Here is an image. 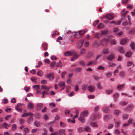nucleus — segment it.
<instances>
[{
    "label": "nucleus",
    "mask_w": 135,
    "mask_h": 135,
    "mask_svg": "<svg viewBox=\"0 0 135 135\" xmlns=\"http://www.w3.org/2000/svg\"><path fill=\"white\" fill-rule=\"evenodd\" d=\"M45 76L47 77L50 80H52L54 77L53 73H49L45 75Z\"/></svg>",
    "instance_id": "1"
},
{
    "label": "nucleus",
    "mask_w": 135,
    "mask_h": 135,
    "mask_svg": "<svg viewBox=\"0 0 135 135\" xmlns=\"http://www.w3.org/2000/svg\"><path fill=\"white\" fill-rule=\"evenodd\" d=\"M84 40H81L79 41L77 44V47L78 48H81L83 46Z\"/></svg>",
    "instance_id": "2"
},
{
    "label": "nucleus",
    "mask_w": 135,
    "mask_h": 135,
    "mask_svg": "<svg viewBox=\"0 0 135 135\" xmlns=\"http://www.w3.org/2000/svg\"><path fill=\"white\" fill-rule=\"evenodd\" d=\"M108 39L104 38L102 39L101 41V44L103 46H105L107 45L108 42Z\"/></svg>",
    "instance_id": "3"
},
{
    "label": "nucleus",
    "mask_w": 135,
    "mask_h": 135,
    "mask_svg": "<svg viewBox=\"0 0 135 135\" xmlns=\"http://www.w3.org/2000/svg\"><path fill=\"white\" fill-rule=\"evenodd\" d=\"M88 89L90 92H93L95 90V87L94 86L90 85L88 86Z\"/></svg>",
    "instance_id": "4"
},
{
    "label": "nucleus",
    "mask_w": 135,
    "mask_h": 135,
    "mask_svg": "<svg viewBox=\"0 0 135 135\" xmlns=\"http://www.w3.org/2000/svg\"><path fill=\"white\" fill-rule=\"evenodd\" d=\"M33 115H31L27 119V122L29 124L32 123L33 120Z\"/></svg>",
    "instance_id": "5"
},
{
    "label": "nucleus",
    "mask_w": 135,
    "mask_h": 135,
    "mask_svg": "<svg viewBox=\"0 0 135 135\" xmlns=\"http://www.w3.org/2000/svg\"><path fill=\"white\" fill-rule=\"evenodd\" d=\"M88 114V111L87 110H85L82 112L80 115V116L84 117L86 116Z\"/></svg>",
    "instance_id": "6"
},
{
    "label": "nucleus",
    "mask_w": 135,
    "mask_h": 135,
    "mask_svg": "<svg viewBox=\"0 0 135 135\" xmlns=\"http://www.w3.org/2000/svg\"><path fill=\"white\" fill-rule=\"evenodd\" d=\"M22 104L20 103H19L17 104L16 106L15 107V109L18 112L22 111V109H21L20 108V107H21Z\"/></svg>",
    "instance_id": "7"
},
{
    "label": "nucleus",
    "mask_w": 135,
    "mask_h": 135,
    "mask_svg": "<svg viewBox=\"0 0 135 135\" xmlns=\"http://www.w3.org/2000/svg\"><path fill=\"white\" fill-rule=\"evenodd\" d=\"M115 57V55L113 54H111L106 57V59L109 60L111 61L113 60Z\"/></svg>",
    "instance_id": "8"
},
{
    "label": "nucleus",
    "mask_w": 135,
    "mask_h": 135,
    "mask_svg": "<svg viewBox=\"0 0 135 135\" xmlns=\"http://www.w3.org/2000/svg\"><path fill=\"white\" fill-rule=\"evenodd\" d=\"M109 49L107 47L104 48L102 51V52L104 54H107L109 53Z\"/></svg>",
    "instance_id": "9"
},
{
    "label": "nucleus",
    "mask_w": 135,
    "mask_h": 135,
    "mask_svg": "<svg viewBox=\"0 0 135 135\" xmlns=\"http://www.w3.org/2000/svg\"><path fill=\"white\" fill-rule=\"evenodd\" d=\"M105 18L109 20L113 19V16L110 14H107L105 16Z\"/></svg>",
    "instance_id": "10"
},
{
    "label": "nucleus",
    "mask_w": 135,
    "mask_h": 135,
    "mask_svg": "<svg viewBox=\"0 0 135 135\" xmlns=\"http://www.w3.org/2000/svg\"><path fill=\"white\" fill-rule=\"evenodd\" d=\"M43 107V104L42 103H38L36 105V109L39 110L41 109Z\"/></svg>",
    "instance_id": "11"
},
{
    "label": "nucleus",
    "mask_w": 135,
    "mask_h": 135,
    "mask_svg": "<svg viewBox=\"0 0 135 135\" xmlns=\"http://www.w3.org/2000/svg\"><path fill=\"white\" fill-rule=\"evenodd\" d=\"M86 51V49H85L82 48L80 49L79 52L80 55H84L85 54Z\"/></svg>",
    "instance_id": "12"
},
{
    "label": "nucleus",
    "mask_w": 135,
    "mask_h": 135,
    "mask_svg": "<svg viewBox=\"0 0 135 135\" xmlns=\"http://www.w3.org/2000/svg\"><path fill=\"white\" fill-rule=\"evenodd\" d=\"M33 114L32 113L29 112L27 113H23L22 115L23 117H25L28 116H30L31 115H33Z\"/></svg>",
    "instance_id": "13"
},
{
    "label": "nucleus",
    "mask_w": 135,
    "mask_h": 135,
    "mask_svg": "<svg viewBox=\"0 0 135 135\" xmlns=\"http://www.w3.org/2000/svg\"><path fill=\"white\" fill-rule=\"evenodd\" d=\"M42 49L45 51H46L48 48V45L47 44L45 43H44L42 44Z\"/></svg>",
    "instance_id": "14"
},
{
    "label": "nucleus",
    "mask_w": 135,
    "mask_h": 135,
    "mask_svg": "<svg viewBox=\"0 0 135 135\" xmlns=\"http://www.w3.org/2000/svg\"><path fill=\"white\" fill-rule=\"evenodd\" d=\"M34 105L33 103L29 102L27 105V108L29 109H33L34 108Z\"/></svg>",
    "instance_id": "15"
},
{
    "label": "nucleus",
    "mask_w": 135,
    "mask_h": 135,
    "mask_svg": "<svg viewBox=\"0 0 135 135\" xmlns=\"http://www.w3.org/2000/svg\"><path fill=\"white\" fill-rule=\"evenodd\" d=\"M79 56V55H78L76 54H75L74 55L73 57L71 59V61H74Z\"/></svg>",
    "instance_id": "16"
},
{
    "label": "nucleus",
    "mask_w": 135,
    "mask_h": 135,
    "mask_svg": "<svg viewBox=\"0 0 135 135\" xmlns=\"http://www.w3.org/2000/svg\"><path fill=\"white\" fill-rule=\"evenodd\" d=\"M49 93V89H46L45 91H43L42 92V98H43L44 97L45 95H47Z\"/></svg>",
    "instance_id": "17"
},
{
    "label": "nucleus",
    "mask_w": 135,
    "mask_h": 135,
    "mask_svg": "<svg viewBox=\"0 0 135 135\" xmlns=\"http://www.w3.org/2000/svg\"><path fill=\"white\" fill-rule=\"evenodd\" d=\"M91 126L94 128H97L98 127V125L97 122H92L90 123Z\"/></svg>",
    "instance_id": "18"
},
{
    "label": "nucleus",
    "mask_w": 135,
    "mask_h": 135,
    "mask_svg": "<svg viewBox=\"0 0 135 135\" xmlns=\"http://www.w3.org/2000/svg\"><path fill=\"white\" fill-rule=\"evenodd\" d=\"M118 51L121 53H124L125 52V50L124 48L122 47H119L118 48Z\"/></svg>",
    "instance_id": "19"
},
{
    "label": "nucleus",
    "mask_w": 135,
    "mask_h": 135,
    "mask_svg": "<svg viewBox=\"0 0 135 135\" xmlns=\"http://www.w3.org/2000/svg\"><path fill=\"white\" fill-rule=\"evenodd\" d=\"M133 105L132 104L128 105L126 109V110L127 111H129L131 110L133 108Z\"/></svg>",
    "instance_id": "20"
},
{
    "label": "nucleus",
    "mask_w": 135,
    "mask_h": 135,
    "mask_svg": "<svg viewBox=\"0 0 135 135\" xmlns=\"http://www.w3.org/2000/svg\"><path fill=\"white\" fill-rule=\"evenodd\" d=\"M97 62L96 61H93L91 62H89L88 64H87V65L88 66H89L92 65H95L97 64Z\"/></svg>",
    "instance_id": "21"
},
{
    "label": "nucleus",
    "mask_w": 135,
    "mask_h": 135,
    "mask_svg": "<svg viewBox=\"0 0 135 135\" xmlns=\"http://www.w3.org/2000/svg\"><path fill=\"white\" fill-rule=\"evenodd\" d=\"M128 40L126 39H122L120 42L121 44L123 45L126 44L128 41Z\"/></svg>",
    "instance_id": "22"
},
{
    "label": "nucleus",
    "mask_w": 135,
    "mask_h": 135,
    "mask_svg": "<svg viewBox=\"0 0 135 135\" xmlns=\"http://www.w3.org/2000/svg\"><path fill=\"white\" fill-rule=\"evenodd\" d=\"M84 131V128L83 127H80L77 128V131L79 132H82Z\"/></svg>",
    "instance_id": "23"
},
{
    "label": "nucleus",
    "mask_w": 135,
    "mask_h": 135,
    "mask_svg": "<svg viewBox=\"0 0 135 135\" xmlns=\"http://www.w3.org/2000/svg\"><path fill=\"white\" fill-rule=\"evenodd\" d=\"M60 135H65V131L64 129H60L59 131Z\"/></svg>",
    "instance_id": "24"
},
{
    "label": "nucleus",
    "mask_w": 135,
    "mask_h": 135,
    "mask_svg": "<svg viewBox=\"0 0 135 135\" xmlns=\"http://www.w3.org/2000/svg\"><path fill=\"white\" fill-rule=\"evenodd\" d=\"M72 54V52H70L68 51L64 53V55L66 56H68L71 55Z\"/></svg>",
    "instance_id": "25"
},
{
    "label": "nucleus",
    "mask_w": 135,
    "mask_h": 135,
    "mask_svg": "<svg viewBox=\"0 0 135 135\" xmlns=\"http://www.w3.org/2000/svg\"><path fill=\"white\" fill-rule=\"evenodd\" d=\"M87 30L85 29L81 31H80L79 32V34L80 35H82L84 34L87 31Z\"/></svg>",
    "instance_id": "26"
},
{
    "label": "nucleus",
    "mask_w": 135,
    "mask_h": 135,
    "mask_svg": "<svg viewBox=\"0 0 135 135\" xmlns=\"http://www.w3.org/2000/svg\"><path fill=\"white\" fill-rule=\"evenodd\" d=\"M124 87V84H123L121 85H119L117 86V89L118 90H122L123 88Z\"/></svg>",
    "instance_id": "27"
},
{
    "label": "nucleus",
    "mask_w": 135,
    "mask_h": 135,
    "mask_svg": "<svg viewBox=\"0 0 135 135\" xmlns=\"http://www.w3.org/2000/svg\"><path fill=\"white\" fill-rule=\"evenodd\" d=\"M88 85L86 84H84L82 86V90L83 91H85L88 89Z\"/></svg>",
    "instance_id": "28"
},
{
    "label": "nucleus",
    "mask_w": 135,
    "mask_h": 135,
    "mask_svg": "<svg viewBox=\"0 0 135 135\" xmlns=\"http://www.w3.org/2000/svg\"><path fill=\"white\" fill-rule=\"evenodd\" d=\"M95 38L99 39L102 37V35L100 33H97L95 34Z\"/></svg>",
    "instance_id": "29"
},
{
    "label": "nucleus",
    "mask_w": 135,
    "mask_h": 135,
    "mask_svg": "<svg viewBox=\"0 0 135 135\" xmlns=\"http://www.w3.org/2000/svg\"><path fill=\"white\" fill-rule=\"evenodd\" d=\"M58 85L59 87H62L65 86V83L63 81H61L58 84Z\"/></svg>",
    "instance_id": "30"
},
{
    "label": "nucleus",
    "mask_w": 135,
    "mask_h": 135,
    "mask_svg": "<svg viewBox=\"0 0 135 135\" xmlns=\"http://www.w3.org/2000/svg\"><path fill=\"white\" fill-rule=\"evenodd\" d=\"M119 75L122 78H124L125 76V73L123 71L120 72Z\"/></svg>",
    "instance_id": "31"
},
{
    "label": "nucleus",
    "mask_w": 135,
    "mask_h": 135,
    "mask_svg": "<svg viewBox=\"0 0 135 135\" xmlns=\"http://www.w3.org/2000/svg\"><path fill=\"white\" fill-rule=\"evenodd\" d=\"M119 97V94L118 93H116L114 94L113 97H114V100L115 101H116V99L118 98Z\"/></svg>",
    "instance_id": "32"
},
{
    "label": "nucleus",
    "mask_w": 135,
    "mask_h": 135,
    "mask_svg": "<svg viewBox=\"0 0 135 135\" xmlns=\"http://www.w3.org/2000/svg\"><path fill=\"white\" fill-rule=\"evenodd\" d=\"M110 43L111 45H115L116 44L117 41L114 39H112L110 41Z\"/></svg>",
    "instance_id": "33"
},
{
    "label": "nucleus",
    "mask_w": 135,
    "mask_h": 135,
    "mask_svg": "<svg viewBox=\"0 0 135 135\" xmlns=\"http://www.w3.org/2000/svg\"><path fill=\"white\" fill-rule=\"evenodd\" d=\"M120 113V111L118 110H115L114 112V114L117 116H118Z\"/></svg>",
    "instance_id": "34"
},
{
    "label": "nucleus",
    "mask_w": 135,
    "mask_h": 135,
    "mask_svg": "<svg viewBox=\"0 0 135 135\" xmlns=\"http://www.w3.org/2000/svg\"><path fill=\"white\" fill-rule=\"evenodd\" d=\"M56 66L57 67H62L63 66L62 63L60 61H59V62H57L56 64Z\"/></svg>",
    "instance_id": "35"
},
{
    "label": "nucleus",
    "mask_w": 135,
    "mask_h": 135,
    "mask_svg": "<svg viewBox=\"0 0 135 135\" xmlns=\"http://www.w3.org/2000/svg\"><path fill=\"white\" fill-rule=\"evenodd\" d=\"M83 117L80 116L78 119L79 120L81 121L82 123H84L85 122V119Z\"/></svg>",
    "instance_id": "36"
},
{
    "label": "nucleus",
    "mask_w": 135,
    "mask_h": 135,
    "mask_svg": "<svg viewBox=\"0 0 135 135\" xmlns=\"http://www.w3.org/2000/svg\"><path fill=\"white\" fill-rule=\"evenodd\" d=\"M84 130L85 131L87 132H89L91 130V128L87 126H85Z\"/></svg>",
    "instance_id": "37"
},
{
    "label": "nucleus",
    "mask_w": 135,
    "mask_h": 135,
    "mask_svg": "<svg viewBox=\"0 0 135 135\" xmlns=\"http://www.w3.org/2000/svg\"><path fill=\"white\" fill-rule=\"evenodd\" d=\"M108 32V31L107 30H103L101 31V35H106Z\"/></svg>",
    "instance_id": "38"
},
{
    "label": "nucleus",
    "mask_w": 135,
    "mask_h": 135,
    "mask_svg": "<svg viewBox=\"0 0 135 135\" xmlns=\"http://www.w3.org/2000/svg\"><path fill=\"white\" fill-rule=\"evenodd\" d=\"M37 75L39 76H41L43 74V72L41 70L38 71L37 73Z\"/></svg>",
    "instance_id": "39"
},
{
    "label": "nucleus",
    "mask_w": 135,
    "mask_h": 135,
    "mask_svg": "<svg viewBox=\"0 0 135 135\" xmlns=\"http://www.w3.org/2000/svg\"><path fill=\"white\" fill-rule=\"evenodd\" d=\"M97 27L99 29L102 28L104 27V24L102 23H100L97 26Z\"/></svg>",
    "instance_id": "40"
},
{
    "label": "nucleus",
    "mask_w": 135,
    "mask_h": 135,
    "mask_svg": "<svg viewBox=\"0 0 135 135\" xmlns=\"http://www.w3.org/2000/svg\"><path fill=\"white\" fill-rule=\"evenodd\" d=\"M11 126V125L10 124H8L6 123H5L3 124V126L4 127V128H7V127H9Z\"/></svg>",
    "instance_id": "41"
},
{
    "label": "nucleus",
    "mask_w": 135,
    "mask_h": 135,
    "mask_svg": "<svg viewBox=\"0 0 135 135\" xmlns=\"http://www.w3.org/2000/svg\"><path fill=\"white\" fill-rule=\"evenodd\" d=\"M103 111L105 112H108L109 111L108 108L107 107H103Z\"/></svg>",
    "instance_id": "42"
},
{
    "label": "nucleus",
    "mask_w": 135,
    "mask_h": 135,
    "mask_svg": "<svg viewBox=\"0 0 135 135\" xmlns=\"http://www.w3.org/2000/svg\"><path fill=\"white\" fill-rule=\"evenodd\" d=\"M130 46L133 50L135 49V44L133 42L131 43L130 45Z\"/></svg>",
    "instance_id": "43"
},
{
    "label": "nucleus",
    "mask_w": 135,
    "mask_h": 135,
    "mask_svg": "<svg viewBox=\"0 0 135 135\" xmlns=\"http://www.w3.org/2000/svg\"><path fill=\"white\" fill-rule=\"evenodd\" d=\"M113 91V89L109 90H107L106 91V93L107 94H110L112 93Z\"/></svg>",
    "instance_id": "44"
},
{
    "label": "nucleus",
    "mask_w": 135,
    "mask_h": 135,
    "mask_svg": "<svg viewBox=\"0 0 135 135\" xmlns=\"http://www.w3.org/2000/svg\"><path fill=\"white\" fill-rule=\"evenodd\" d=\"M34 124L35 126L37 127H39L40 125L39 122L37 121H36L34 122Z\"/></svg>",
    "instance_id": "45"
},
{
    "label": "nucleus",
    "mask_w": 135,
    "mask_h": 135,
    "mask_svg": "<svg viewBox=\"0 0 135 135\" xmlns=\"http://www.w3.org/2000/svg\"><path fill=\"white\" fill-rule=\"evenodd\" d=\"M71 78H68L67 79V83L68 84H70L72 81Z\"/></svg>",
    "instance_id": "46"
},
{
    "label": "nucleus",
    "mask_w": 135,
    "mask_h": 135,
    "mask_svg": "<svg viewBox=\"0 0 135 135\" xmlns=\"http://www.w3.org/2000/svg\"><path fill=\"white\" fill-rule=\"evenodd\" d=\"M82 68H76L74 70V71L76 72H80L82 70Z\"/></svg>",
    "instance_id": "47"
},
{
    "label": "nucleus",
    "mask_w": 135,
    "mask_h": 135,
    "mask_svg": "<svg viewBox=\"0 0 135 135\" xmlns=\"http://www.w3.org/2000/svg\"><path fill=\"white\" fill-rule=\"evenodd\" d=\"M56 64V62L55 61L52 62L50 65V66L51 68L54 67Z\"/></svg>",
    "instance_id": "48"
},
{
    "label": "nucleus",
    "mask_w": 135,
    "mask_h": 135,
    "mask_svg": "<svg viewBox=\"0 0 135 135\" xmlns=\"http://www.w3.org/2000/svg\"><path fill=\"white\" fill-rule=\"evenodd\" d=\"M129 33L131 34H135V29L131 30L129 31Z\"/></svg>",
    "instance_id": "49"
},
{
    "label": "nucleus",
    "mask_w": 135,
    "mask_h": 135,
    "mask_svg": "<svg viewBox=\"0 0 135 135\" xmlns=\"http://www.w3.org/2000/svg\"><path fill=\"white\" fill-rule=\"evenodd\" d=\"M114 133L115 134L118 135L120 134V132L118 129H116L115 130Z\"/></svg>",
    "instance_id": "50"
},
{
    "label": "nucleus",
    "mask_w": 135,
    "mask_h": 135,
    "mask_svg": "<svg viewBox=\"0 0 135 135\" xmlns=\"http://www.w3.org/2000/svg\"><path fill=\"white\" fill-rule=\"evenodd\" d=\"M125 55L128 57H130L131 56V53L130 52H128L125 54Z\"/></svg>",
    "instance_id": "51"
},
{
    "label": "nucleus",
    "mask_w": 135,
    "mask_h": 135,
    "mask_svg": "<svg viewBox=\"0 0 135 135\" xmlns=\"http://www.w3.org/2000/svg\"><path fill=\"white\" fill-rule=\"evenodd\" d=\"M112 73L110 72L107 73H106V76L107 77L110 78L112 75Z\"/></svg>",
    "instance_id": "52"
},
{
    "label": "nucleus",
    "mask_w": 135,
    "mask_h": 135,
    "mask_svg": "<svg viewBox=\"0 0 135 135\" xmlns=\"http://www.w3.org/2000/svg\"><path fill=\"white\" fill-rule=\"evenodd\" d=\"M79 64L81 66H84L85 65V62L83 61H81L79 62Z\"/></svg>",
    "instance_id": "53"
},
{
    "label": "nucleus",
    "mask_w": 135,
    "mask_h": 135,
    "mask_svg": "<svg viewBox=\"0 0 135 135\" xmlns=\"http://www.w3.org/2000/svg\"><path fill=\"white\" fill-rule=\"evenodd\" d=\"M98 41L97 40L95 41L93 43V46H98Z\"/></svg>",
    "instance_id": "54"
},
{
    "label": "nucleus",
    "mask_w": 135,
    "mask_h": 135,
    "mask_svg": "<svg viewBox=\"0 0 135 135\" xmlns=\"http://www.w3.org/2000/svg\"><path fill=\"white\" fill-rule=\"evenodd\" d=\"M128 103L126 102H123L120 103V105L122 106H124L127 105Z\"/></svg>",
    "instance_id": "55"
},
{
    "label": "nucleus",
    "mask_w": 135,
    "mask_h": 135,
    "mask_svg": "<svg viewBox=\"0 0 135 135\" xmlns=\"http://www.w3.org/2000/svg\"><path fill=\"white\" fill-rule=\"evenodd\" d=\"M16 128L17 126L15 124H13L12 125V129L13 130H15L16 129Z\"/></svg>",
    "instance_id": "56"
},
{
    "label": "nucleus",
    "mask_w": 135,
    "mask_h": 135,
    "mask_svg": "<svg viewBox=\"0 0 135 135\" xmlns=\"http://www.w3.org/2000/svg\"><path fill=\"white\" fill-rule=\"evenodd\" d=\"M19 120L20 124H22L24 123V120L22 118H21L19 119Z\"/></svg>",
    "instance_id": "57"
},
{
    "label": "nucleus",
    "mask_w": 135,
    "mask_h": 135,
    "mask_svg": "<svg viewBox=\"0 0 135 135\" xmlns=\"http://www.w3.org/2000/svg\"><path fill=\"white\" fill-rule=\"evenodd\" d=\"M29 132L28 129V128H25L24 129V132L25 133H27Z\"/></svg>",
    "instance_id": "58"
},
{
    "label": "nucleus",
    "mask_w": 135,
    "mask_h": 135,
    "mask_svg": "<svg viewBox=\"0 0 135 135\" xmlns=\"http://www.w3.org/2000/svg\"><path fill=\"white\" fill-rule=\"evenodd\" d=\"M133 6L132 5L129 4L128 5L127 8L128 9H131L133 8Z\"/></svg>",
    "instance_id": "59"
},
{
    "label": "nucleus",
    "mask_w": 135,
    "mask_h": 135,
    "mask_svg": "<svg viewBox=\"0 0 135 135\" xmlns=\"http://www.w3.org/2000/svg\"><path fill=\"white\" fill-rule=\"evenodd\" d=\"M39 131V129L38 128L32 129L31 130V132L33 133H35V132L36 131Z\"/></svg>",
    "instance_id": "60"
},
{
    "label": "nucleus",
    "mask_w": 135,
    "mask_h": 135,
    "mask_svg": "<svg viewBox=\"0 0 135 135\" xmlns=\"http://www.w3.org/2000/svg\"><path fill=\"white\" fill-rule=\"evenodd\" d=\"M133 122V119L131 118H130L128 121V123L129 124L132 123Z\"/></svg>",
    "instance_id": "61"
},
{
    "label": "nucleus",
    "mask_w": 135,
    "mask_h": 135,
    "mask_svg": "<svg viewBox=\"0 0 135 135\" xmlns=\"http://www.w3.org/2000/svg\"><path fill=\"white\" fill-rule=\"evenodd\" d=\"M70 111L68 110H66L65 111V114L66 115H68L69 114Z\"/></svg>",
    "instance_id": "62"
},
{
    "label": "nucleus",
    "mask_w": 135,
    "mask_h": 135,
    "mask_svg": "<svg viewBox=\"0 0 135 135\" xmlns=\"http://www.w3.org/2000/svg\"><path fill=\"white\" fill-rule=\"evenodd\" d=\"M31 80L33 82L36 83L37 81V79L34 77H31Z\"/></svg>",
    "instance_id": "63"
},
{
    "label": "nucleus",
    "mask_w": 135,
    "mask_h": 135,
    "mask_svg": "<svg viewBox=\"0 0 135 135\" xmlns=\"http://www.w3.org/2000/svg\"><path fill=\"white\" fill-rule=\"evenodd\" d=\"M41 82L42 84H46L47 82L46 80H43L41 81Z\"/></svg>",
    "instance_id": "64"
}]
</instances>
